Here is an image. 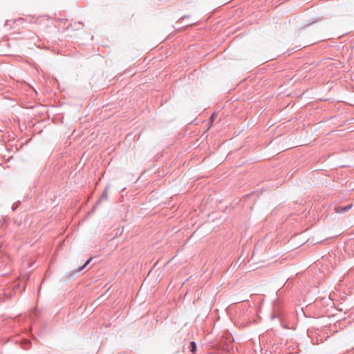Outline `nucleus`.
<instances>
[{"label": "nucleus", "mask_w": 354, "mask_h": 354, "mask_svg": "<svg viewBox=\"0 0 354 354\" xmlns=\"http://www.w3.org/2000/svg\"><path fill=\"white\" fill-rule=\"evenodd\" d=\"M216 116V114L214 113H213V114L211 115L210 119H212V120H214Z\"/></svg>", "instance_id": "obj_5"}, {"label": "nucleus", "mask_w": 354, "mask_h": 354, "mask_svg": "<svg viewBox=\"0 0 354 354\" xmlns=\"http://www.w3.org/2000/svg\"><path fill=\"white\" fill-rule=\"evenodd\" d=\"M91 260H92L91 258L89 259L88 260H87L86 261V263L78 269V271H82L84 268H85L86 266L89 264V263L91 261Z\"/></svg>", "instance_id": "obj_3"}, {"label": "nucleus", "mask_w": 354, "mask_h": 354, "mask_svg": "<svg viewBox=\"0 0 354 354\" xmlns=\"http://www.w3.org/2000/svg\"><path fill=\"white\" fill-rule=\"evenodd\" d=\"M346 34H347V32H344L343 34H342V35H344Z\"/></svg>", "instance_id": "obj_6"}, {"label": "nucleus", "mask_w": 354, "mask_h": 354, "mask_svg": "<svg viewBox=\"0 0 354 354\" xmlns=\"http://www.w3.org/2000/svg\"><path fill=\"white\" fill-rule=\"evenodd\" d=\"M102 198H108V190L107 189H105L102 195Z\"/></svg>", "instance_id": "obj_4"}, {"label": "nucleus", "mask_w": 354, "mask_h": 354, "mask_svg": "<svg viewBox=\"0 0 354 354\" xmlns=\"http://www.w3.org/2000/svg\"><path fill=\"white\" fill-rule=\"evenodd\" d=\"M190 346H191V351L193 353H195L196 350V343L194 342H190Z\"/></svg>", "instance_id": "obj_2"}, {"label": "nucleus", "mask_w": 354, "mask_h": 354, "mask_svg": "<svg viewBox=\"0 0 354 354\" xmlns=\"http://www.w3.org/2000/svg\"><path fill=\"white\" fill-rule=\"evenodd\" d=\"M353 204H349L345 207L337 206L334 208V211L337 214H343L351 209Z\"/></svg>", "instance_id": "obj_1"}]
</instances>
